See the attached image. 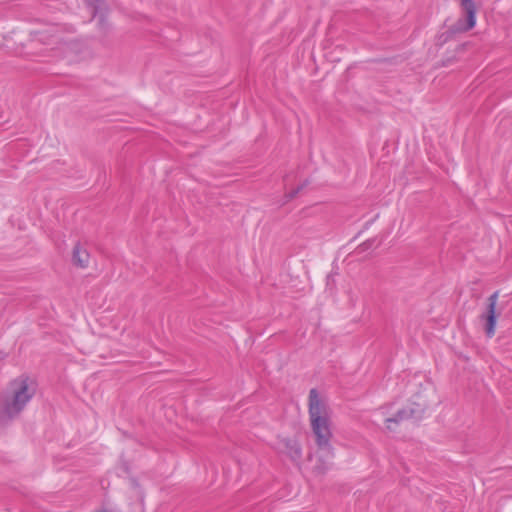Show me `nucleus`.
Masks as SVG:
<instances>
[{"label":"nucleus","mask_w":512,"mask_h":512,"mask_svg":"<svg viewBox=\"0 0 512 512\" xmlns=\"http://www.w3.org/2000/svg\"><path fill=\"white\" fill-rule=\"evenodd\" d=\"M309 417L312 432L317 445L319 463L315 469L319 473H325L331 466L334 457V449L331 444L333 437L331 421L327 404L319 397L315 388L309 392Z\"/></svg>","instance_id":"obj_1"},{"label":"nucleus","mask_w":512,"mask_h":512,"mask_svg":"<svg viewBox=\"0 0 512 512\" xmlns=\"http://www.w3.org/2000/svg\"><path fill=\"white\" fill-rule=\"evenodd\" d=\"M35 390L30 387L28 377L20 376L9 382L0 394V424L8 425L24 410L33 398Z\"/></svg>","instance_id":"obj_2"},{"label":"nucleus","mask_w":512,"mask_h":512,"mask_svg":"<svg viewBox=\"0 0 512 512\" xmlns=\"http://www.w3.org/2000/svg\"><path fill=\"white\" fill-rule=\"evenodd\" d=\"M460 6L465 13V18H459L455 24L442 35L444 41L458 33H464L473 29L476 25V5L474 0H460Z\"/></svg>","instance_id":"obj_3"},{"label":"nucleus","mask_w":512,"mask_h":512,"mask_svg":"<svg viewBox=\"0 0 512 512\" xmlns=\"http://www.w3.org/2000/svg\"><path fill=\"white\" fill-rule=\"evenodd\" d=\"M499 297V291H495L488 297L486 313L481 315V319L485 320V333L491 338L495 334L498 314L496 313V305Z\"/></svg>","instance_id":"obj_4"},{"label":"nucleus","mask_w":512,"mask_h":512,"mask_svg":"<svg viewBox=\"0 0 512 512\" xmlns=\"http://www.w3.org/2000/svg\"><path fill=\"white\" fill-rule=\"evenodd\" d=\"M424 413V408L420 405H417V407H405L403 409H400L397 411V413L393 417H389L385 420L386 428L388 430H393L391 427V424L398 425L402 421L409 420V419H420Z\"/></svg>","instance_id":"obj_5"},{"label":"nucleus","mask_w":512,"mask_h":512,"mask_svg":"<svg viewBox=\"0 0 512 512\" xmlns=\"http://www.w3.org/2000/svg\"><path fill=\"white\" fill-rule=\"evenodd\" d=\"M279 447L293 462L299 461L302 457V448L296 439L283 438L279 441Z\"/></svg>","instance_id":"obj_6"},{"label":"nucleus","mask_w":512,"mask_h":512,"mask_svg":"<svg viewBox=\"0 0 512 512\" xmlns=\"http://www.w3.org/2000/svg\"><path fill=\"white\" fill-rule=\"evenodd\" d=\"M90 254L80 242H77L72 250V263L79 268H87Z\"/></svg>","instance_id":"obj_7"},{"label":"nucleus","mask_w":512,"mask_h":512,"mask_svg":"<svg viewBox=\"0 0 512 512\" xmlns=\"http://www.w3.org/2000/svg\"><path fill=\"white\" fill-rule=\"evenodd\" d=\"M87 1V5L88 7H90L92 9V16L93 17H96L102 6L105 5V0H86Z\"/></svg>","instance_id":"obj_8"},{"label":"nucleus","mask_w":512,"mask_h":512,"mask_svg":"<svg viewBox=\"0 0 512 512\" xmlns=\"http://www.w3.org/2000/svg\"><path fill=\"white\" fill-rule=\"evenodd\" d=\"M310 181L308 179L304 180L300 185H298L295 189H292L288 193L285 194V198L287 201L295 198L300 191H302L306 186H308Z\"/></svg>","instance_id":"obj_9"},{"label":"nucleus","mask_w":512,"mask_h":512,"mask_svg":"<svg viewBox=\"0 0 512 512\" xmlns=\"http://www.w3.org/2000/svg\"><path fill=\"white\" fill-rule=\"evenodd\" d=\"M372 245V241L371 240H367L365 241L364 243H362L359 248L362 249L363 251L370 248Z\"/></svg>","instance_id":"obj_10"},{"label":"nucleus","mask_w":512,"mask_h":512,"mask_svg":"<svg viewBox=\"0 0 512 512\" xmlns=\"http://www.w3.org/2000/svg\"><path fill=\"white\" fill-rule=\"evenodd\" d=\"M99 20H100V22H101V23H102V22H104V20H105V19H104V16H102V15H101V16H100V18H99Z\"/></svg>","instance_id":"obj_11"},{"label":"nucleus","mask_w":512,"mask_h":512,"mask_svg":"<svg viewBox=\"0 0 512 512\" xmlns=\"http://www.w3.org/2000/svg\"><path fill=\"white\" fill-rule=\"evenodd\" d=\"M96 512H111V511H108L106 509H102V510H99V511H96Z\"/></svg>","instance_id":"obj_12"}]
</instances>
